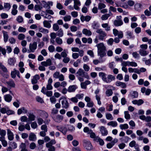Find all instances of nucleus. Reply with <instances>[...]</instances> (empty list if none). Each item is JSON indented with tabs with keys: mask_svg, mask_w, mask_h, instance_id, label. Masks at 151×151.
I'll use <instances>...</instances> for the list:
<instances>
[{
	"mask_svg": "<svg viewBox=\"0 0 151 151\" xmlns=\"http://www.w3.org/2000/svg\"><path fill=\"white\" fill-rule=\"evenodd\" d=\"M97 48V52L98 55L102 58L106 55V48L103 42H101L96 45Z\"/></svg>",
	"mask_w": 151,
	"mask_h": 151,
	"instance_id": "nucleus-1",
	"label": "nucleus"
},
{
	"mask_svg": "<svg viewBox=\"0 0 151 151\" xmlns=\"http://www.w3.org/2000/svg\"><path fill=\"white\" fill-rule=\"evenodd\" d=\"M83 146L87 150H91L93 147L90 141L88 139H84L83 140Z\"/></svg>",
	"mask_w": 151,
	"mask_h": 151,
	"instance_id": "nucleus-2",
	"label": "nucleus"
},
{
	"mask_svg": "<svg viewBox=\"0 0 151 151\" xmlns=\"http://www.w3.org/2000/svg\"><path fill=\"white\" fill-rule=\"evenodd\" d=\"M60 101L62 107L65 109H67L69 107V105L66 98L65 96H62L59 99V102Z\"/></svg>",
	"mask_w": 151,
	"mask_h": 151,
	"instance_id": "nucleus-3",
	"label": "nucleus"
},
{
	"mask_svg": "<svg viewBox=\"0 0 151 151\" xmlns=\"http://www.w3.org/2000/svg\"><path fill=\"white\" fill-rule=\"evenodd\" d=\"M37 43L36 42H34L32 43H30L29 45V49L28 50L29 53L34 52L37 49Z\"/></svg>",
	"mask_w": 151,
	"mask_h": 151,
	"instance_id": "nucleus-4",
	"label": "nucleus"
},
{
	"mask_svg": "<svg viewBox=\"0 0 151 151\" xmlns=\"http://www.w3.org/2000/svg\"><path fill=\"white\" fill-rule=\"evenodd\" d=\"M96 32L99 34V40H103L105 37L107 36L106 33L101 29H99L96 30Z\"/></svg>",
	"mask_w": 151,
	"mask_h": 151,
	"instance_id": "nucleus-5",
	"label": "nucleus"
},
{
	"mask_svg": "<svg viewBox=\"0 0 151 151\" xmlns=\"http://www.w3.org/2000/svg\"><path fill=\"white\" fill-rule=\"evenodd\" d=\"M53 77L55 78L58 79L60 81H62L64 80L63 75L58 71H56L54 73Z\"/></svg>",
	"mask_w": 151,
	"mask_h": 151,
	"instance_id": "nucleus-6",
	"label": "nucleus"
},
{
	"mask_svg": "<svg viewBox=\"0 0 151 151\" xmlns=\"http://www.w3.org/2000/svg\"><path fill=\"white\" fill-rule=\"evenodd\" d=\"M78 76L84 77L87 79L89 78V76L87 73H86L81 68H79L76 73Z\"/></svg>",
	"mask_w": 151,
	"mask_h": 151,
	"instance_id": "nucleus-7",
	"label": "nucleus"
},
{
	"mask_svg": "<svg viewBox=\"0 0 151 151\" xmlns=\"http://www.w3.org/2000/svg\"><path fill=\"white\" fill-rule=\"evenodd\" d=\"M122 65L129 66H131L135 67L137 66V64L136 63L134 62L123 61L122 63Z\"/></svg>",
	"mask_w": 151,
	"mask_h": 151,
	"instance_id": "nucleus-8",
	"label": "nucleus"
},
{
	"mask_svg": "<svg viewBox=\"0 0 151 151\" xmlns=\"http://www.w3.org/2000/svg\"><path fill=\"white\" fill-rule=\"evenodd\" d=\"M53 120L57 123H60L62 122L63 119V116L60 115H57L55 116H53L52 117Z\"/></svg>",
	"mask_w": 151,
	"mask_h": 151,
	"instance_id": "nucleus-9",
	"label": "nucleus"
},
{
	"mask_svg": "<svg viewBox=\"0 0 151 151\" xmlns=\"http://www.w3.org/2000/svg\"><path fill=\"white\" fill-rule=\"evenodd\" d=\"M100 91V90L99 89H97L95 92V93L96 94V98L97 101V104L99 105L101 104V102L100 101V95L99 94Z\"/></svg>",
	"mask_w": 151,
	"mask_h": 151,
	"instance_id": "nucleus-10",
	"label": "nucleus"
},
{
	"mask_svg": "<svg viewBox=\"0 0 151 151\" xmlns=\"http://www.w3.org/2000/svg\"><path fill=\"white\" fill-rule=\"evenodd\" d=\"M115 77L114 76L111 75H109L107 76V77L106 78L104 82L107 83H110L112 81L115 79Z\"/></svg>",
	"mask_w": 151,
	"mask_h": 151,
	"instance_id": "nucleus-11",
	"label": "nucleus"
},
{
	"mask_svg": "<svg viewBox=\"0 0 151 151\" xmlns=\"http://www.w3.org/2000/svg\"><path fill=\"white\" fill-rule=\"evenodd\" d=\"M16 75L19 78H20L19 72V71L15 69H14L12 71L11 73V76L12 78H14L16 77Z\"/></svg>",
	"mask_w": 151,
	"mask_h": 151,
	"instance_id": "nucleus-12",
	"label": "nucleus"
},
{
	"mask_svg": "<svg viewBox=\"0 0 151 151\" xmlns=\"http://www.w3.org/2000/svg\"><path fill=\"white\" fill-rule=\"evenodd\" d=\"M7 131L8 139L10 141L13 140L14 139L13 133L9 129H7Z\"/></svg>",
	"mask_w": 151,
	"mask_h": 151,
	"instance_id": "nucleus-13",
	"label": "nucleus"
},
{
	"mask_svg": "<svg viewBox=\"0 0 151 151\" xmlns=\"http://www.w3.org/2000/svg\"><path fill=\"white\" fill-rule=\"evenodd\" d=\"M52 63L51 60L50 58L47 59L46 61L41 62V63L42 65L45 67L50 66L52 65Z\"/></svg>",
	"mask_w": 151,
	"mask_h": 151,
	"instance_id": "nucleus-14",
	"label": "nucleus"
},
{
	"mask_svg": "<svg viewBox=\"0 0 151 151\" xmlns=\"http://www.w3.org/2000/svg\"><path fill=\"white\" fill-rule=\"evenodd\" d=\"M74 4L73 7L76 10H79V6L81 5V2L79 0H74Z\"/></svg>",
	"mask_w": 151,
	"mask_h": 151,
	"instance_id": "nucleus-15",
	"label": "nucleus"
},
{
	"mask_svg": "<svg viewBox=\"0 0 151 151\" xmlns=\"http://www.w3.org/2000/svg\"><path fill=\"white\" fill-rule=\"evenodd\" d=\"M100 131L103 136H106L108 134L107 130L105 127L101 126L100 128Z\"/></svg>",
	"mask_w": 151,
	"mask_h": 151,
	"instance_id": "nucleus-16",
	"label": "nucleus"
},
{
	"mask_svg": "<svg viewBox=\"0 0 151 151\" xmlns=\"http://www.w3.org/2000/svg\"><path fill=\"white\" fill-rule=\"evenodd\" d=\"M140 119L145 122H148L151 121V117L148 116L146 117L145 115H142L139 116Z\"/></svg>",
	"mask_w": 151,
	"mask_h": 151,
	"instance_id": "nucleus-17",
	"label": "nucleus"
},
{
	"mask_svg": "<svg viewBox=\"0 0 151 151\" xmlns=\"http://www.w3.org/2000/svg\"><path fill=\"white\" fill-rule=\"evenodd\" d=\"M29 139L32 141H35L37 139L36 135L33 132L30 133L29 136Z\"/></svg>",
	"mask_w": 151,
	"mask_h": 151,
	"instance_id": "nucleus-18",
	"label": "nucleus"
},
{
	"mask_svg": "<svg viewBox=\"0 0 151 151\" xmlns=\"http://www.w3.org/2000/svg\"><path fill=\"white\" fill-rule=\"evenodd\" d=\"M91 18V17L89 16H84L82 15L80 17V19L81 21L83 22L85 21L87 22L89 21Z\"/></svg>",
	"mask_w": 151,
	"mask_h": 151,
	"instance_id": "nucleus-19",
	"label": "nucleus"
},
{
	"mask_svg": "<svg viewBox=\"0 0 151 151\" xmlns=\"http://www.w3.org/2000/svg\"><path fill=\"white\" fill-rule=\"evenodd\" d=\"M17 6L16 4H14L12 6V8L11 12V14L12 15L15 16L18 13V11L17 10Z\"/></svg>",
	"mask_w": 151,
	"mask_h": 151,
	"instance_id": "nucleus-20",
	"label": "nucleus"
},
{
	"mask_svg": "<svg viewBox=\"0 0 151 151\" xmlns=\"http://www.w3.org/2000/svg\"><path fill=\"white\" fill-rule=\"evenodd\" d=\"M116 85L117 86H120L122 88H125L127 87L126 84L124 82L119 81H117L115 83Z\"/></svg>",
	"mask_w": 151,
	"mask_h": 151,
	"instance_id": "nucleus-21",
	"label": "nucleus"
},
{
	"mask_svg": "<svg viewBox=\"0 0 151 151\" xmlns=\"http://www.w3.org/2000/svg\"><path fill=\"white\" fill-rule=\"evenodd\" d=\"M52 82V80L51 78H50L48 81L47 84L46 86V89L47 90H50L52 89V86L51 85Z\"/></svg>",
	"mask_w": 151,
	"mask_h": 151,
	"instance_id": "nucleus-22",
	"label": "nucleus"
},
{
	"mask_svg": "<svg viewBox=\"0 0 151 151\" xmlns=\"http://www.w3.org/2000/svg\"><path fill=\"white\" fill-rule=\"evenodd\" d=\"M77 88V87L76 85L70 86L68 89V91L70 93L73 92L75 91Z\"/></svg>",
	"mask_w": 151,
	"mask_h": 151,
	"instance_id": "nucleus-23",
	"label": "nucleus"
},
{
	"mask_svg": "<svg viewBox=\"0 0 151 151\" xmlns=\"http://www.w3.org/2000/svg\"><path fill=\"white\" fill-rule=\"evenodd\" d=\"M16 62L15 58H10L8 60V64L10 66H14Z\"/></svg>",
	"mask_w": 151,
	"mask_h": 151,
	"instance_id": "nucleus-24",
	"label": "nucleus"
},
{
	"mask_svg": "<svg viewBox=\"0 0 151 151\" xmlns=\"http://www.w3.org/2000/svg\"><path fill=\"white\" fill-rule=\"evenodd\" d=\"M8 86L14 88L15 84L14 81L12 79H10L8 81L6 82Z\"/></svg>",
	"mask_w": 151,
	"mask_h": 151,
	"instance_id": "nucleus-25",
	"label": "nucleus"
},
{
	"mask_svg": "<svg viewBox=\"0 0 151 151\" xmlns=\"http://www.w3.org/2000/svg\"><path fill=\"white\" fill-rule=\"evenodd\" d=\"M40 76L38 75L37 74L33 77L32 79L31 82L32 84H35L37 83L38 80L40 79Z\"/></svg>",
	"mask_w": 151,
	"mask_h": 151,
	"instance_id": "nucleus-26",
	"label": "nucleus"
},
{
	"mask_svg": "<svg viewBox=\"0 0 151 151\" xmlns=\"http://www.w3.org/2000/svg\"><path fill=\"white\" fill-rule=\"evenodd\" d=\"M50 22H51V21L44 20L43 22L44 26L48 28H50L51 27V25Z\"/></svg>",
	"mask_w": 151,
	"mask_h": 151,
	"instance_id": "nucleus-27",
	"label": "nucleus"
},
{
	"mask_svg": "<svg viewBox=\"0 0 151 151\" xmlns=\"http://www.w3.org/2000/svg\"><path fill=\"white\" fill-rule=\"evenodd\" d=\"M139 53L140 55L143 56H145L147 55L148 53V52L146 50H144L142 49H140L139 51Z\"/></svg>",
	"mask_w": 151,
	"mask_h": 151,
	"instance_id": "nucleus-28",
	"label": "nucleus"
},
{
	"mask_svg": "<svg viewBox=\"0 0 151 151\" xmlns=\"http://www.w3.org/2000/svg\"><path fill=\"white\" fill-rule=\"evenodd\" d=\"M82 33L83 34L88 36L91 35L92 34V32L90 30L86 29H84L82 30Z\"/></svg>",
	"mask_w": 151,
	"mask_h": 151,
	"instance_id": "nucleus-29",
	"label": "nucleus"
},
{
	"mask_svg": "<svg viewBox=\"0 0 151 151\" xmlns=\"http://www.w3.org/2000/svg\"><path fill=\"white\" fill-rule=\"evenodd\" d=\"M126 36L128 39L133 38L134 37V36L133 35V32L129 31L126 32Z\"/></svg>",
	"mask_w": 151,
	"mask_h": 151,
	"instance_id": "nucleus-30",
	"label": "nucleus"
},
{
	"mask_svg": "<svg viewBox=\"0 0 151 151\" xmlns=\"http://www.w3.org/2000/svg\"><path fill=\"white\" fill-rule=\"evenodd\" d=\"M23 112L25 113H26L27 112V110L24 107L19 109L17 110V114L18 115H20Z\"/></svg>",
	"mask_w": 151,
	"mask_h": 151,
	"instance_id": "nucleus-31",
	"label": "nucleus"
},
{
	"mask_svg": "<svg viewBox=\"0 0 151 151\" xmlns=\"http://www.w3.org/2000/svg\"><path fill=\"white\" fill-rule=\"evenodd\" d=\"M95 141L99 142V144L101 145H103L104 144V142L103 140L98 136L95 139Z\"/></svg>",
	"mask_w": 151,
	"mask_h": 151,
	"instance_id": "nucleus-32",
	"label": "nucleus"
},
{
	"mask_svg": "<svg viewBox=\"0 0 151 151\" xmlns=\"http://www.w3.org/2000/svg\"><path fill=\"white\" fill-rule=\"evenodd\" d=\"M102 27L105 29V30L106 31H109L110 30V27L108 23H103L101 24Z\"/></svg>",
	"mask_w": 151,
	"mask_h": 151,
	"instance_id": "nucleus-33",
	"label": "nucleus"
},
{
	"mask_svg": "<svg viewBox=\"0 0 151 151\" xmlns=\"http://www.w3.org/2000/svg\"><path fill=\"white\" fill-rule=\"evenodd\" d=\"M4 97L5 100L8 102H10L12 99V97L9 94L5 95Z\"/></svg>",
	"mask_w": 151,
	"mask_h": 151,
	"instance_id": "nucleus-34",
	"label": "nucleus"
},
{
	"mask_svg": "<svg viewBox=\"0 0 151 151\" xmlns=\"http://www.w3.org/2000/svg\"><path fill=\"white\" fill-rule=\"evenodd\" d=\"M38 30L39 32L45 34H47L49 32L48 29L44 28L42 27H39Z\"/></svg>",
	"mask_w": 151,
	"mask_h": 151,
	"instance_id": "nucleus-35",
	"label": "nucleus"
},
{
	"mask_svg": "<svg viewBox=\"0 0 151 151\" xmlns=\"http://www.w3.org/2000/svg\"><path fill=\"white\" fill-rule=\"evenodd\" d=\"M123 22L122 20H115L114 22V25L116 26H119L122 25Z\"/></svg>",
	"mask_w": 151,
	"mask_h": 151,
	"instance_id": "nucleus-36",
	"label": "nucleus"
},
{
	"mask_svg": "<svg viewBox=\"0 0 151 151\" xmlns=\"http://www.w3.org/2000/svg\"><path fill=\"white\" fill-rule=\"evenodd\" d=\"M0 141L1 142V144L4 147H6L7 145V142L5 140V138L1 137L0 138Z\"/></svg>",
	"mask_w": 151,
	"mask_h": 151,
	"instance_id": "nucleus-37",
	"label": "nucleus"
},
{
	"mask_svg": "<svg viewBox=\"0 0 151 151\" xmlns=\"http://www.w3.org/2000/svg\"><path fill=\"white\" fill-rule=\"evenodd\" d=\"M144 102L142 99H139L138 100H135L132 101V103L134 104H137L138 105H140L143 103Z\"/></svg>",
	"mask_w": 151,
	"mask_h": 151,
	"instance_id": "nucleus-38",
	"label": "nucleus"
},
{
	"mask_svg": "<svg viewBox=\"0 0 151 151\" xmlns=\"http://www.w3.org/2000/svg\"><path fill=\"white\" fill-rule=\"evenodd\" d=\"M2 32L3 34L4 41L5 42H7L8 40L9 36L6 32L3 31Z\"/></svg>",
	"mask_w": 151,
	"mask_h": 151,
	"instance_id": "nucleus-39",
	"label": "nucleus"
},
{
	"mask_svg": "<svg viewBox=\"0 0 151 151\" xmlns=\"http://www.w3.org/2000/svg\"><path fill=\"white\" fill-rule=\"evenodd\" d=\"M142 5L140 3H137L134 5V9L136 11H139L141 9Z\"/></svg>",
	"mask_w": 151,
	"mask_h": 151,
	"instance_id": "nucleus-40",
	"label": "nucleus"
},
{
	"mask_svg": "<svg viewBox=\"0 0 151 151\" xmlns=\"http://www.w3.org/2000/svg\"><path fill=\"white\" fill-rule=\"evenodd\" d=\"M107 124L108 126H110L112 127H116L118 125L117 122L116 121H111L108 123Z\"/></svg>",
	"mask_w": 151,
	"mask_h": 151,
	"instance_id": "nucleus-41",
	"label": "nucleus"
},
{
	"mask_svg": "<svg viewBox=\"0 0 151 151\" xmlns=\"http://www.w3.org/2000/svg\"><path fill=\"white\" fill-rule=\"evenodd\" d=\"M99 25L98 22H94L92 25V27L94 29H97V30L98 29L99 27Z\"/></svg>",
	"mask_w": 151,
	"mask_h": 151,
	"instance_id": "nucleus-42",
	"label": "nucleus"
},
{
	"mask_svg": "<svg viewBox=\"0 0 151 151\" xmlns=\"http://www.w3.org/2000/svg\"><path fill=\"white\" fill-rule=\"evenodd\" d=\"M106 74L103 72H100L99 73V76L101 78L102 80L104 81L106 78Z\"/></svg>",
	"mask_w": 151,
	"mask_h": 151,
	"instance_id": "nucleus-43",
	"label": "nucleus"
},
{
	"mask_svg": "<svg viewBox=\"0 0 151 151\" xmlns=\"http://www.w3.org/2000/svg\"><path fill=\"white\" fill-rule=\"evenodd\" d=\"M25 129V126L23 123H19L18 129L20 131H22Z\"/></svg>",
	"mask_w": 151,
	"mask_h": 151,
	"instance_id": "nucleus-44",
	"label": "nucleus"
},
{
	"mask_svg": "<svg viewBox=\"0 0 151 151\" xmlns=\"http://www.w3.org/2000/svg\"><path fill=\"white\" fill-rule=\"evenodd\" d=\"M46 147L48 148V151H55V148L52 145L46 144Z\"/></svg>",
	"mask_w": 151,
	"mask_h": 151,
	"instance_id": "nucleus-45",
	"label": "nucleus"
},
{
	"mask_svg": "<svg viewBox=\"0 0 151 151\" xmlns=\"http://www.w3.org/2000/svg\"><path fill=\"white\" fill-rule=\"evenodd\" d=\"M68 53V51L67 50L64 49L63 51L61 53L60 55L63 58L66 57H67Z\"/></svg>",
	"mask_w": 151,
	"mask_h": 151,
	"instance_id": "nucleus-46",
	"label": "nucleus"
},
{
	"mask_svg": "<svg viewBox=\"0 0 151 151\" xmlns=\"http://www.w3.org/2000/svg\"><path fill=\"white\" fill-rule=\"evenodd\" d=\"M110 16V14H106L102 16L101 17V19L103 20H106Z\"/></svg>",
	"mask_w": 151,
	"mask_h": 151,
	"instance_id": "nucleus-47",
	"label": "nucleus"
},
{
	"mask_svg": "<svg viewBox=\"0 0 151 151\" xmlns=\"http://www.w3.org/2000/svg\"><path fill=\"white\" fill-rule=\"evenodd\" d=\"M119 127L121 129H127L129 128V126L127 124H121L119 125Z\"/></svg>",
	"mask_w": 151,
	"mask_h": 151,
	"instance_id": "nucleus-48",
	"label": "nucleus"
},
{
	"mask_svg": "<svg viewBox=\"0 0 151 151\" xmlns=\"http://www.w3.org/2000/svg\"><path fill=\"white\" fill-rule=\"evenodd\" d=\"M137 145L138 146H139L136 143V142L134 140L132 141L129 144V145L130 147H134L135 148V147Z\"/></svg>",
	"mask_w": 151,
	"mask_h": 151,
	"instance_id": "nucleus-49",
	"label": "nucleus"
},
{
	"mask_svg": "<svg viewBox=\"0 0 151 151\" xmlns=\"http://www.w3.org/2000/svg\"><path fill=\"white\" fill-rule=\"evenodd\" d=\"M40 115L42 117H45L46 118L48 117V114L45 111H41L40 112Z\"/></svg>",
	"mask_w": 151,
	"mask_h": 151,
	"instance_id": "nucleus-50",
	"label": "nucleus"
},
{
	"mask_svg": "<svg viewBox=\"0 0 151 151\" xmlns=\"http://www.w3.org/2000/svg\"><path fill=\"white\" fill-rule=\"evenodd\" d=\"M17 21L19 23H22L23 22L24 19L21 16H18L16 18Z\"/></svg>",
	"mask_w": 151,
	"mask_h": 151,
	"instance_id": "nucleus-51",
	"label": "nucleus"
},
{
	"mask_svg": "<svg viewBox=\"0 0 151 151\" xmlns=\"http://www.w3.org/2000/svg\"><path fill=\"white\" fill-rule=\"evenodd\" d=\"M11 6L10 3H5L4 4V7L7 11L9 10L11 8Z\"/></svg>",
	"mask_w": 151,
	"mask_h": 151,
	"instance_id": "nucleus-52",
	"label": "nucleus"
},
{
	"mask_svg": "<svg viewBox=\"0 0 151 151\" xmlns=\"http://www.w3.org/2000/svg\"><path fill=\"white\" fill-rule=\"evenodd\" d=\"M71 17L70 15H67L63 17V19L65 22H68L70 20Z\"/></svg>",
	"mask_w": 151,
	"mask_h": 151,
	"instance_id": "nucleus-53",
	"label": "nucleus"
},
{
	"mask_svg": "<svg viewBox=\"0 0 151 151\" xmlns=\"http://www.w3.org/2000/svg\"><path fill=\"white\" fill-rule=\"evenodd\" d=\"M131 96L133 98H136L138 96V93L136 91H133L132 92L131 94Z\"/></svg>",
	"mask_w": 151,
	"mask_h": 151,
	"instance_id": "nucleus-54",
	"label": "nucleus"
},
{
	"mask_svg": "<svg viewBox=\"0 0 151 151\" xmlns=\"http://www.w3.org/2000/svg\"><path fill=\"white\" fill-rule=\"evenodd\" d=\"M58 30V31L57 33V35L60 37H62L63 35V30L62 29H60Z\"/></svg>",
	"mask_w": 151,
	"mask_h": 151,
	"instance_id": "nucleus-55",
	"label": "nucleus"
},
{
	"mask_svg": "<svg viewBox=\"0 0 151 151\" xmlns=\"http://www.w3.org/2000/svg\"><path fill=\"white\" fill-rule=\"evenodd\" d=\"M6 132L5 130L1 129V131H0V135L1 136L0 138L2 137L5 138V136L6 135Z\"/></svg>",
	"mask_w": 151,
	"mask_h": 151,
	"instance_id": "nucleus-56",
	"label": "nucleus"
},
{
	"mask_svg": "<svg viewBox=\"0 0 151 151\" xmlns=\"http://www.w3.org/2000/svg\"><path fill=\"white\" fill-rule=\"evenodd\" d=\"M83 132L85 133H86L87 134H89L92 130L89 128L87 127H85L83 130Z\"/></svg>",
	"mask_w": 151,
	"mask_h": 151,
	"instance_id": "nucleus-57",
	"label": "nucleus"
},
{
	"mask_svg": "<svg viewBox=\"0 0 151 151\" xmlns=\"http://www.w3.org/2000/svg\"><path fill=\"white\" fill-rule=\"evenodd\" d=\"M55 40L56 43L59 45H61L63 43L62 39L59 37L56 38Z\"/></svg>",
	"mask_w": 151,
	"mask_h": 151,
	"instance_id": "nucleus-58",
	"label": "nucleus"
},
{
	"mask_svg": "<svg viewBox=\"0 0 151 151\" xmlns=\"http://www.w3.org/2000/svg\"><path fill=\"white\" fill-rule=\"evenodd\" d=\"M106 94L107 96H109L112 95L113 92L111 90L108 89L106 91Z\"/></svg>",
	"mask_w": 151,
	"mask_h": 151,
	"instance_id": "nucleus-59",
	"label": "nucleus"
},
{
	"mask_svg": "<svg viewBox=\"0 0 151 151\" xmlns=\"http://www.w3.org/2000/svg\"><path fill=\"white\" fill-rule=\"evenodd\" d=\"M35 116L33 114H29L28 116V119L31 121H34L35 120Z\"/></svg>",
	"mask_w": 151,
	"mask_h": 151,
	"instance_id": "nucleus-60",
	"label": "nucleus"
},
{
	"mask_svg": "<svg viewBox=\"0 0 151 151\" xmlns=\"http://www.w3.org/2000/svg\"><path fill=\"white\" fill-rule=\"evenodd\" d=\"M9 109L8 107L5 106L4 107L0 109V111L3 114H4L6 112V111Z\"/></svg>",
	"mask_w": 151,
	"mask_h": 151,
	"instance_id": "nucleus-61",
	"label": "nucleus"
},
{
	"mask_svg": "<svg viewBox=\"0 0 151 151\" xmlns=\"http://www.w3.org/2000/svg\"><path fill=\"white\" fill-rule=\"evenodd\" d=\"M53 29L55 31H58L59 29V26L57 24L55 23L53 24Z\"/></svg>",
	"mask_w": 151,
	"mask_h": 151,
	"instance_id": "nucleus-62",
	"label": "nucleus"
},
{
	"mask_svg": "<svg viewBox=\"0 0 151 151\" xmlns=\"http://www.w3.org/2000/svg\"><path fill=\"white\" fill-rule=\"evenodd\" d=\"M25 35L24 34L21 33L18 35V38L19 40H23L25 38Z\"/></svg>",
	"mask_w": 151,
	"mask_h": 151,
	"instance_id": "nucleus-63",
	"label": "nucleus"
},
{
	"mask_svg": "<svg viewBox=\"0 0 151 151\" xmlns=\"http://www.w3.org/2000/svg\"><path fill=\"white\" fill-rule=\"evenodd\" d=\"M48 50L50 52H53L55 50L54 46L52 45H50L48 47Z\"/></svg>",
	"mask_w": 151,
	"mask_h": 151,
	"instance_id": "nucleus-64",
	"label": "nucleus"
}]
</instances>
